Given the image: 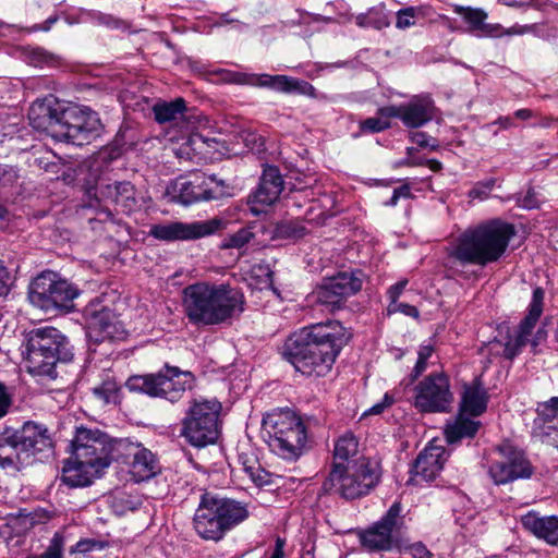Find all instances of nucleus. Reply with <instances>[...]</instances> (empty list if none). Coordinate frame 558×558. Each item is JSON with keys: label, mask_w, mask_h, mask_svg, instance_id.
<instances>
[{"label": "nucleus", "mask_w": 558, "mask_h": 558, "mask_svg": "<svg viewBox=\"0 0 558 558\" xmlns=\"http://www.w3.org/2000/svg\"><path fill=\"white\" fill-rule=\"evenodd\" d=\"M347 342L344 327L337 320L304 327L288 337L282 356L305 376H325Z\"/></svg>", "instance_id": "1"}, {"label": "nucleus", "mask_w": 558, "mask_h": 558, "mask_svg": "<svg viewBox=\"0 0 558 558\" xmlns=\"http://www.w3.org/2000/svg\"><path fill=\"white\" fill-rule=\"evenodd\" d=\"M243 293L228 283L199 281L183 289L182 306L197 327L230 324L244 312Z\"/></svg>", "instance_id": "2"}, {"label": "nucleus", "mask_w": 558, "mask_h": 558, "mask_svg": "<svg viewBox=\"0 0 558 558\" xmlns=\"http://www.w3.org/2000/svg\"><path fill=\"white\" fill-rule=\"evenodd\" d=\"M32 126L51 135L58 141L83 145L96 136L101 123L96 112L74 104L63 106L56 102L35 101L29 108Z\"/></svg>", "instance_id": "3"}, {"label": "nucleus", "mask_w": 558, "mask_h": 558, "mask_svg": "<svg viewBox=\"0 0 558 558\" xmlns=\"http://www.w3.org/2000/svg\"><path fill=\"white\" fill-rule=\"evenodd\" d=\"M514 234L512 225L497 219L490 220L465 230L449 256L462 264L485 266L504 255Z\"/></svg>", "instance_id": "4"}, {"label": "nucleus", "mask_w": 558, "mask_h": 558, "mask_svg": "<svg viewBox=\"0 0 558 558\" xmlns=\"http://www.w3.org/2000/svg\"><path fill=\"white\" fill-rule=\"evenodd\" d=\"M543 289H534L532 300L529 305V313L521 322L514 335H510L508 330L505 332L504 330H499L497 337L484 343L480 348V354L492 363L498 357L509 360L513 359L527 343H531L533 348H536V345L546 338V332L543 329H538L534 338L531 339L532 331L543 313Z\"/></svg>", "instance_id": "5"}, {"label": "nucleus", "mask_w": 558, "mask_h": 558, "mask_svg": "<svg viewBox=\"0 0 558 558\" xmlns=\"http://www.w3.org/2000/svg\"><path fill=\"white\" fill-rule=\"evenodd\" d=\"M72 355L66 338L57 328L44 327L29 332L24 360L31 374L54 378L56 364L70 361Z\"/></svg>", "instance_id": "6"}, {"label": "nucleus", "mask_w": 558, "mask_h": 558, "mask_svg": "<svg viewBox=\"0 0 558 558\" xmlns=\"http://www.w3.org/2000/svg\"><path fill=\"white\" fill-rule=\"evenodd\" d=\"M263 432L271 451L287 460L300 457L307 441L304 422L289 409L266 414L263 418Z\"/></svg>", "instance_id": "7"}, {"label": "nucleus", "mask_w": 558, "mask_h": 558, "mask_svg": "<svg viewBox=\"0 0 558 558\" xmlns=\"http://www.w3.org/2000/svg\"><path fill=\"white\" fill-rule=\"evenodd\" d=\"M52 441L48 429L40 424L26 422L21 429L5 427L0 433V466H20L26 463L29 453L50 449Z\"/></svg>", "instance_id": "8"}, {"label": "nucleus", "mask_w": 558, "mask_h": 558, "mask_svg": "<svg viewBox=\"0 0 558 558\" xmlns=\"http://www.w3.org/2000/svg\"><path fill=\"white\" fill-rule=\"evenodd\" d=\"M125 385L130 391L177 402L186 390L193 388L194 376L190 372H181L178 367L166 366L165 371L156 374L131 376Z\"/></svg>", "instance_id": "9"}, {"label": "nucleus", "mask_w": 558, "mask_h": 558, "mask_svg": "<svg viewBox=\"0 0 558 558\" xmlns=\"http://www.w3.org/2000/svg\"><path fill=\"white\" fill-rule=\"evenodd\" d=\"M379 482V474L366 458L338 470H331L324 482V489L335 492L344 499L367 495Z\"/></svg>", "instance_id": "10"}, {"label": "nucleus", "mask_w": 558, "mask_h": 558, "mask_svg": "<svg viewBox=\"0 0 558 558\" xmlns=\"http://www.w3.org/2000/svg\"><path fill=\"white\" fill-rule=\"evenodd\" d=\"M220 411L221 404L217 400H194L182 420L181 436L198 448L214 444L219 435Z\"/></svg>", "instance_id": "11"}, {"label": "nucleus", "mask_w": 558, "mask_h": 558, "mask_svg": "<svg viewBox=\"0 0 558 558\" xmlns=\"http://www.w3.org/2000/svg\"><path fill=\"white\" fill-rule=\"evenodd\" d=\"M402 505L395 501L381 519L359 532L362 546L368 551L397 549L403 527Z\"/></svg>", "instance_id": "12"}, {"label": "nucleus", "mask_w": 558, "mask_h": 558, "mask_svg": "<svg viewBox=\"0 0 558 558\" xmlns=\"http://www.w3.org/2000/svg\"><path fill=\"white\" fill-rule=\"evenodd\" d=\"M167 195L175 203L191 205L223 196L225 185L214 175L195 172L173 180L167 187Z\"/></svg>", "instance_id": "13"}, {"label": "nucleus", "mask_w": 558, "mask_h": 558, "mask_svg": "<svg viewBox=\"0 0 558 558\" xmlns=\"http://www.w3.org/2000/svg\"><path fill=\"white\" fill-rule=\"evenodd\" d=\"M72 453L85 465L93 466V472L101 475L111 464L112 444L98 429L78 427L72 440Z\"/></svg>", "instance_id": "14"}, {"label": "nucleus", "mask_w": 558, "mask_h": 558, "mask_svg": "<svg viewBox=\"0 0 558 558\" xmlns=\"http://www.w3.org/2000/svg\"><path fill=\"white\" fill-rule=\"evenodd\" d=\"M80 295V290L54 272L38 276L33 282L29 293L31 302L49 312L54 308H68L69 304Z\"/></svg>", "instance_id": "15"}, {"label": "nucleus", "mask_w": 558, "mask_h": 558, "mask_svg": "<svg viewBox=\"0 0 558 558\" xmlns=\"http://www.w3.org/2000/svg\"><path fill=\"white\" fill-rule=\"evenodd\" d=\"M414 392V405L421 412H447L453 401L449 378L444 373L427 376L415 386Z\"/></svg>", "instance_id": "16"}, {"label": "nucleus", "mask_w": 558, "mask_h": 558, "mask_svg": "<svg viewBox=\"0 0 558 558\" xmlns=\"http://www.w3.org/2000/svg\"><path fill=\"white\" fill-rule=\"evenodd\" d=\"M362 289V279L355 272H339L338 275L326 278L314 290L313 298L322 305L331 310L339 308L350 296Z\"/></svg>", "instance_id": "17"}, {"label": "nucleus", "mask_w": 558, "mask_h": 558, "mask_svg": "<svg viewBox=\"0 0 558 558\" xmlns=\"http://www.w3.org/2000/svg\"><path fill=\"white\" fill-rule=\"evenodd\" d=\"M222 220L214 218L203 221L159 223L151 226L149 235L161 241H189L214 234L222 228Z\"/></svg>", "instance_id": "18"}, {"label": "nucleus", "mask_w": 558, "mask_h": 558, "mask_svg": "<svg viewBox=\"0 0 558 558\" xmlns=\"http://www.w3.org/2000/svg\"><path fill=\"white\" fill-rule=\"evenodd\" d=\"M87 336L95 342L120 339L124 330L113 312L100 302H90L84 310Z\"/></svg>", "instance_id": "19"}, {"label": "nucleus", "mask_w": 558, "mask_h": 558, "mask_svg": "<svg viewBox=\"0 0 558 558\" xmlns=\"http://www.w3.org/2000/svg\"><path fill=\"white\" fill-rule=\"evenodd\" d=\"M193 526L203 539L218 542L223 538L227 531L216 507L215 495L205 493L201 496L194 513Z\"/></svg>", "instance_id": "20"}, {"label": "nucleus", "mask_w": 558, "mask_h": 558, "mask_svg": "<svg viewBox=\"0 0 558 558\" xmlns=\"http://www.w3.org/2000/svg\"><path fill=\"white\" fill-rule=\"evenodd\" d=\"M388 114L400 119L404 126L417 129L429 122L434 117V101L429 95H416L408 102L391 105Z\"/></svg>", "instance_id": "21"}, {"label": "nucleus", "mask_w": 558, "mask_h": 558, "mask_svg": "<svg viewBox=\"0 0 558 558\" xmlns=\"http://www.w3.org/2000/svg\"><path fill=\"white\" fill-rule=\"evenodd\" d=\"M126 458L129 474L136 483L147 481L159 472L155 454L141 444H129Z\"/></svg>", "instance_id": "22"}, {"label": "nucleus", "mask_w": 558, "mask_h": 558, "mask_svg": "<svg viewBox=\"0 0 558 558\" xmlns=\"http://www.w3.org/2000/svg\"><path fill=\"white\" fill-rule=\"evenodd\" d=\"M283 190V179L279 170L268 167L264 170L257 191L251 198V209L254 214H260L265 207L272 205Z\"/></svg>", "instance_id": "23"}, {"label": "nucleus", "mask_w": 558, "mask_h": 558, "mask_svg": "<svg viewBox=\"0 0 558 558\" xmlns=\"http://www.w3.org/2000/svg\"><path fill=\"white\" fill-rule=\"evenodd\" d=\"M442 446L429 442L418 454L412 470V480L416 483L433 481L442 470L446 461Z\"/></svg>", "instance_id": "24"}, {"label": "nucleus", "mask_w": 558, "mask_h": 558, "mask_svg": "<svg viewBox=\"0 0 558 558\" xmlns=\"http://www.w3.org/2000/svg\"><path fill=\"white\" fill-rule=\"evenodd\" d=\"M253 86L267 87L286 94L315 96V87L312 84L288 75L254 74Z\"/></svg>", "instance_id": "25"}, {"label": "nucleus", "mask_w": 558, "mask_h": 558, "mask_svg": "<svg viewBox=\"0 0 558 558\" xmlns=\"http://www.w3.org/2000/svg\"><path fill=\"white\" fill-rule=\"evenodd\" d=\"M454 13L459 14L468 25V31L477 37H499L501 25L486 23L487 13L480 8L453 5Z\"/></svg>", "instance_id": "26"}, {"label": "nucleus", "mask_w": 558, "mask_h": 558, "mask_svg": "<svg viewBox=\"0 0 558 558\" xmlns=\"http://www.w3.org/2000/svg\"><path fill=\"white\" fill-rule=\"evenodd\" d=\"M488 395L478 380L463 385L459 411L469 416H480L486 411Z\"/></svg>", "instance_id": "27"}, {"label": "nucleus", "mask_w": 558, "mask_h": 558, "mask_svg": "<svg viewBox=\"0 0 558 558\" xmlns=\"http://www.w3.org/2000/svg\"><path fill=\"white\" fill-rule=\"evenodd\" d=\"M82 462L83 461L75 459L73 453L64 461L61 481L69 487L88 486L94 478L100 476L97 472H93V466L85 465Z\"/></svg>", "instance_id": "28"}, {"label": "nucleus", "mask_w": 558, "mask_h": 558, "mask_svg": "<svg viewBox=\"0 0 558 558\" xmlns=\"http://www.w3.org/2000/svg\"><path fill=\"white\" fill-rule=\"evenodd\" d=\"M215 504L227 532L240 525L250 517V507L246 502L215 496Z\"/></svg>", "instance_id": "29"}, {"label": "nucleus", "mask_w": 558, "mask_h": 558, "mask_svg": "<svg viewBox=\"0 0 558 558\" xmlns=\"http://www.w3.org/2000/svg\"><path fill=\"white\" fill-rule=\"evenodd\" d=\"M521 522L522 525L536 537L551 545L558 544L557 517H538L536 513L529 512L522 518Z\"/></svg>", "instance_id": "30"}, {"label": "nucleus", "mask_w": 558, "mask_h": 558, "mask_svg": "<svg viewBox=\"0 0 558 558\" xmlns=\"http://www.w3.org/2000/svg\"><path fill=\"white\" fill-rule=\"evenodd\" d=\"M100 193L105 199L113 203L122 213H131L136 205L134 186L130 182L107 184Z\"/></svg>", "instance_id": "31"}, {"label": "nucleus", "mask_w": 558, "mask_h": 558, "mask_svg": "<svg viewBox=\"0 0 558 558\" xmlns=\"http://www.w3.org/2000/svg\"><path fill=\"white\" fill-rule=\"evenodd\" d=\"M359 452V441L352 433H345L340 436L333 447V461L331 470L344 468L354 463L360 458H355Z\"/></svg>", "instance_id": "32"}, {"label": "nucleus", "mask_w": 558, "mask_h": 558, "mask_svg": "<svg viewBox=\"0 0 558 558\" xmlns=\"http://www.w3.org/2000/svg\"><path fill=\"white\" fill-rule=\"evenodd\" d=\"M466 415V413L459 411L457 417L447 423L445 437L449 444L457 442L463 438H472L477 433L480 422Z\"/></svg>", "instance_id": "33"}, {"label": "nucleus", "mask_w": 558, "mask_h": 558, "mask_svg": "<svg viewBox=\"0 0 558 558\" xmlns=\"http://www.w3.org/2000/svg\"><path fill=\"white\" fill-rule=\"evenodd\" d=\"M92 392L102 404H118L121 401V387L111 372L104 375L101 381L92 388Z\"/></svg>", "instance_id": "34"}, {"label": "nucleus", "mask_w": 558, "mask_h": 558, "mask_svg": "<svg viewBox=\"0 0 558 558\" xmlns=\"http://www.w3.org/2000/svg\"><path fill=\"white\" fill-rule=\"evenodd\" d=\"M498 453L501 458H505L508 461L511 471L520 474L522 473L520 478H529L532 475L533 468L523 451L514 448L508 442H505L498 447Z\"/></svg>", "instance_id": "35"}, {"label": "nucleus", "mask_w": 558, "mask_h": 558, "mask_svg": "<svg viewBox=\"0 0 558 558\" xmlns=\"http://www.w3.org/2000/svg\"><path fill=\"white\" fill-rule=\"evenodd\" d=\"M355 23L360 27H372L383 29L390 25V20L384 4L373 7L365 13H361L355 17Z\"/></svg>", "instance_id": "36"}, {"label": "nucleus", "mask_w": 558, "mask_h": 558, "mask_svg": "<svg viewBox=\"0 0 558 558\" xmlns=\"http://www.w3.org/2000/svg\"><path fill=\"white\" fill-rule=\"evenodd\" d=\"M153 110L159 123L171 122L183 117L185 101L182 98H177L173 101L156 104Z\"/></svg>", "instance_id": "37"}, {"label": "nucleus", "mask_w": 558, "mask_h": 558, "mask_svg": "<svg viewBox=\"0 0 558 558\" xmlns=\"http://www.w3.org/2000/svg\"><path fill=\"white\" fill-rule=\"evenodd\" d=\"M392 109L391 106L381 107L377 111L376 117L367 118L360 122V130L362 133H378L391 126L390 119L393 116L388 114V110Z\"/></svg>", "instance_id": "38"}, {"label": "nucleus", "mask_w": 558, "mask_h": 558, "mask_svg": "<svg viewBox=\"0 0 558 558\" xmlns=\"http://www.w3.org/2000/svg\"><path fill=\"white\" fill-rule=\"evenodd\" d=\"M489 476L496 485L507 484L519 480L522 473L511 471L508 461L500 457V460H495L489 465Z\"/></svg>", "instance_id": "39"}, {"label": "nucleus", "mask_w": 558, "mask_h": 558, "mask_svg": "<svg viewBox=\"0 0 558 558\" xmlns=\"http://www.w3.org/2000/svg\"><path fill=\"white\" fill-rule=\"evenodd\" d=\"M205 144L202 135L191 134L179 148H175V154L179 158L190 159L194 154H202Z\"/></svg>", "instance_id": "40"}, {"label": "nucleus", "mask_w": 558, "mask_h": 558, "mask_svg": "<svg viewBox=\"0 0 558 558\" xmlns=\"http://www.w3.org/2000/svg\"><path fill=\"white\" fill-rule=\"evenodd\" d=\"M242 464L244 473L255 485L265 486L271 483L270 473L264 470L256 460L244 461Z\"/></svg>", "instance_id": "41"}, {"label": "nucleus", "mask_w": 558, "mask_h": 558, "mask_svg": "<svg viewBox=\"0 0 558 558\" xmlns=\"http://www.w3.org/2000/svg\"><path fill=\"white\" fill-rule=\"evenodd\" d=\"M424 7H408L400 9L396 13V27L398 29H407L415 25V19L424 15Z\"/></svg>", "instance_id": "42"}, {"label": "nucleus", "mask_w": 558, "mask_h": 558, "mask_svg": "<svg viewBox=\"0 0 558 558\" xmlns=\"http://www.w3.org/2000/svg\"><path fill=\"white\" fill-rule=\"evenodd\" d=\"M435 352L434 344L428 341L427 343H422L417 351V361L413 368V377L417 378L421 376L427 368L428 360L433 356Z\"/></svg>", "instance_id": "43"}, {"label": "nucleus", "mask_w": 558, "mask_h": 558, "mask_svg": "<svg viewBox=\"0 0 558 558\" xmlns=\"http://www.w3.org/2000/svg\"><path fill=\"white\" fill-rule=\"evenodd\" d=\"M215 74H217L220 81L225 83L253 86L254 74H247L226 69L217 70Z\"/></svg>", "instance_id": "44"}, {"label": "nucleus", "mask_w": 558, "mask_h": 558, "mask_svg": "<svg viewBox=\"0 0 558 558\" xmlns=\"http://www.w3.org/2000/svg\"><path fill=\"white\" fill-rule=\"evenodd\" d=\"M397 550L403 554H409L412 558H432L430 551L423 543L417 542L410 544L401 537L397 546Z\"/></svg>", "instance_id": "45"}, {"label": "nucleus", "mask_w": 558, "mask_h": 558, "mask_svg": "<svg viewBox=\"0 0 558 558\" xmlns=\"http://www.w3.org/2000/svg\"><path fill=\"white\" fill-rule=\"evenodd\" d=\"M252 238H253V233L250 229H247V228L240 229L238 232L231 234L228 239L225 240L223 247L241 248L245 244H247Z\"/></svg>", "instance_id": "46"}, {"label": "nucleus", "mask_w": 558, "mask_h": 558, "mask_svg": "<svg viewBox=\"0 0 558 558\" xmlns=\"http://www.w3.org/2000/svg\"><path fill=\"white\" fill-rule=\"evenodd\" d=\"M495 185V180L490 179L485 182L476 183L469 192L471 199H486Z\"/></svg>", "instance_id": "47"}, {"label": "nucleus", "mask_w": 558, "mask_h": 558, "mask_svg": "<svg viewBox=\"0 0 558 558\" xmlns=\"http://www.w3.org/2000/svg\"><path fill=\"white\" fill-rule=\"evenodd\" d=\"M410 140L412 143L416 144L422 148L436 149L438 147L436 140L424 132H412L410 134Z\"/></svg>", "instance_id": "48"}, {"label": "nucleus", "mask_w": 558, "mask_h": 558, "mask_svg": "<svg viewBox=\"0 0 558 558\" xmlns=\"http://www.w3.org/2000/svg\"><path fill=\"white\" fill-rule=\"evenodd\" d=\"M537 29H538V25L537 24H532V25H519V24H515V25H513V26H511L509 28H504V26L501 25V33L499 34V37H501V36L525 35V34H529V33L536 34Z\"/></svg>", "instance_id": "49"}, {"label": "nucleus", "mask_w": 558, "mask_h": 558, "mask_svg": "<svg viewBox=\"0 0 558 558\" xmlns=\"http://www.w3.org/2000/svg\"><path fill=\"white\" fill-rule=\"evenodd\" d=\"M11 405L12 397L5 385L0 381V420L9 413Z\"/></svg>", "instance_id": "50"}, {"label": "nucleus", "mask_w": 558, "mask_h": 558, "mask_svg": "<svg viewBox=\"0 0 558 558\" xmlns=\"http://www.w3.org/2000/svg\"><path fill=\"white\" fill-rule=\"evenodd\" d=\"M388 312L389 313L400 312L407 316L414 317V318H417L420 315L418 310L415 306L407 304V303H397V302H396V304L391 303L389 305Z\"/></svg>", "instance_id": "51"}, {"label": "nucleus", "mask_w": 558, "mask_h": 558, "mask_svg": "<svg viewBox=\"0 0 558 558\" xmlns=\"http://www.w3.org/2000/svg\"><path fill=\"white\" fill-rule=\"evenodd\" d=\"M11 284V275L3 263L0 260V295H7L10 291Z\"/></svg>", "instance_id": "52"}, {"label": "nucleus", "mask_w": 558, "mask_h": 558, "mask_svg": "<svg viewBox=\"0 0 558 558\" xmlns=\"http://www.w3.org/2000/svg\"><path fill=\"white\" fill-rule=\"evenodd\" d=\"M499 2L507 7H522L531 4L538 10H543L547 3L545 0H499Z\"/></svg>", "instance_id": "53"}, {"label": "nucleus", "mask_w": 558, "mask_h": 558, "mask_svg": "<svg viewBox=\"0 0 558 558\" xmlns=\"http://www.w3.org/2000/svg\"><path fill=\"white\" fill-rule=\"evenodd\" d=\"M392 403H393V399L388 393H386L384 396L383 401L379 402V403L374 404L372 408H369L367 411H365L364 415H371V414L377 415V414H380V413H383V411L385 409L390 407Z\"/></svg>", "instance_id": "54"}, {"label": "nucleus", "mask_w": 558, "mask_h": 558, "mask_svg": "<svg viewBox=\"0 0 558 558\" xmlns=\"http://www.w3.org/2000/svg\"><path fill=\"white\" fill-rule=\"evenodd\" d=\"M407 284L408 280H401L389 288L388 296L392 304H396L398 298L401 295Z\"/></svg>", "instance_id": "55"}, {"label": "nucleus", "mask_w": 558, "mask_h": 558, "mask_svg": "<svg viewBox=\"0 0 558 558\" xmlns=\"http://www.w3.org/2000/svg\"><path fill=\"white\" fill-rule=\"evenodd\" d=\"M554 411V420L556 421L554 427L558 429V398H551L545 405Z\"/></svg>", "instance_id": "56"}, {"label": "nucleus", "mask_w": 558, "mask_h": 558, "mask_svg": "<svg viewBox=\"0 0 558 558\" xmlns=\"http://www.w3.org/2000/svg\"><path fill=\"white\" fill-rule=\"evenodd\" d=\"M284 541L281 538H278L276 541V546L274 549V553L270 558H283L284 557Z\"/></svg>", "instance_id": "57"}, {"label": "nucleus", "mask_w": 558, "mask_h": 558, "mask_svg": "<svg viewBox=\"0 0 558 558\" xmlns=\"http://www.w3.org/2000/svg\"><path fill=\"white\" fill-rule=\"evenodd\" d=\"M514 117L520 120H529L534 117V112L530 109H519L514 112Z\"/></svg>", "instance_id": "58"}, {"label": "nucleus", "mask_w": 558, "mask_h": 558, "mask_svg": "<svg viewBox=\"0 0 558 558\" xmlns=\"http://www.w3.org/2000/svg\"><path fill=\"white\" fill-rule=\"evenodd\" d=\"M495 124H498L502 129H510L514 126V123L510 117H500Z\"/></svg>", "instance_id": "59"}, {"label": "nucleus", "mask_w": 558, "mask_h": 558, "mask_svg": "<svg viewBox=\"0 0 558 558\" xmlns=\"http://www.w3.org/2000/svg\"><path fill=\"white\" fill-rule=\"evenodd\" d=\"M395 193L397 194V196L399 197V199L402 197V198H409L411 197V190L409 187V185H402L398 189H395Z\"/></svg>", "instance_id": "60"}, {"label": "nucleus", "mask_w": 558, "mask_h": 558, "mask_svg": "<svg viewBox=\"0 0 558 558\" xmlns=\"http://www.w3.org/2000/svg\"><path fill=\"white\" fill-rule=\"evenodd\" d=\"M427 166L428 168L432 170V171H439L441 169V163L438 161V160H435V159H430L427 161Z\"/></svg>", "instance_id": "61"}, {"label": "nucleus", "mask_w": 558, "mask_h": 558, "mask_svg": "<svg viewBox=\"0 0 558 558\" xmlns=\"http://www.w3.org/2000/svg\"><path fill=\"white\" fill-rule=\"evenodd\" d=\"M398 201H399V197H398V196H397V194L393 192V193H392V196L390 197V199H389V201H387V202H385V205H386V206H396V205H397V203H398Z\"/></svg>", "instance_id": "62"}, {"label": "nucleus", "mask_w": 558, "mask_h": 558, "mask_svg": "<svg viewBox=\"0 0 558 558\" xmlns=\"http://www.w3.org/2000/svg\"><path fill=\"white\" fill-rule=\"evenodd\" d=\"M440 19H441V21H442L444 25H446L447 27H449L451 31H454V28H453V26H452V24H451V20H450L448 16H446V15H440Z\"/></svg>", "instance_id": "63"}, {"label": "nucleus", "mask_w": 558, "mask_h": 558, "mask_svg": "<svg viewBox=\"0 0 558 558\" xmlns=\"http://www.w3.org/2000/svg\"><path fill=\"white\" fill-rule=\"evenodd\" d=\"M551 122H553V119L550 118H545L543 119L538 125L542 126V128H549L551 125Z\"/></svg>", "instance_id": "64"}]
</instances>
